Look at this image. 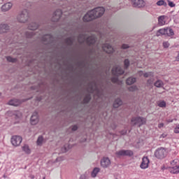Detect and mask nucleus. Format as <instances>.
<instances>
[{
  "label": "nucleus",
  "instance_id": "f257e3e1",
  "mask_svg": "<svg viewBox=\"0 0 179 179\" xmlns=\"http://www.w3.org/2000/svg\"><path fill=\"white\" fill-rule=\"evenodd\" d=\"M106 9L103 7L96 8L90 11H89L84 17L83 22H90L93 19H97V17H101L102 15H104Z\"/></svg>",
  "mask_w": 179,
  "mask_h": 179
},
{
  "label": "nucleus",
  "instance_id": "f03ea898",
  "mask_svg": "<svg viewBox=\"0 0 179 179\" xmlns=\"http://www.w3.org/2000/svg\"><path fill=\"white\" fill-rule=\"evenodd\" d=\"M78 40V43H80V44L86 43L87 45H93V44L96 43V37L94 36H91L87 38L83 36H80Z\"/></svg>",
  "mask_w": 179,
  "mask_h": 179
},
{
  "label": "nucleus",
  "instance_id": "7ed1b4c3",
  "mask_svg": "<svg viewBox=\"0 0 179 179\" xmlns=\"http://www.w3.org/2000/svg\"><path fill=\"white\" fill-rule=\"evenodd\" d=\"M163 35L169 36L170 37V36H174V31H173V29H169V28H164L157 31V37Z\"/></svg>",
  "mask_w": 179,
  "mask_h": 179
},
{
  "label": "nucleus",
  "instance_id": "20e7f679",
  "mask_svg": "<svg viewBox=\"0 0 179 179\" xmlns=\"http://www.w3.org/2000/svg\"><path fill=\"white\" fill-rule=\"evenodd\" d=\"M155 156L157 159H164L167 156V150L164 148H159L156 150Z\"/></svg>",
  "mask_w": 179,
  "mask_h": 179
},
{
  "label": "nucleus",
  "instance_id": "39448f33",
  "mask_svg": "<svg viewBox=\"0 0 179 179\" xmlns=\"http://www.w3.org/2000/svg\"><path fill=\"white\" fill-rule=\"evenodd\" d=\"M17 19L20 23H26L29 20V12L27 10H22Z\"/></svg>",
  "mask_w": 179,
  "mask_h": 179
},
{
  "label": "nucleus",
  "instance_id": "423d86ee",
  "mask_svg": "<svg viewBox=\"0 0 179 179\" xmlns=\"http://www.w3.org/2000/svg\"><path fill=\"white\" fill-rule=\"evenodd\" d=\"M132 125H138L141 127L146 124V118L141 117H132L131 119Z\"/></svg>",
  "mask_w": 179,
  "mask_h": 179
},
{
  "label": "nucleus",
  "instance_id": "0eeeda50",
  "mask_svg": "<svg viewBox=\"0 0 179 179\" xmlns=\"http://www.w3.org/2000/svg\"><path fill=\"white\" fill-rule=\"evenodd\" d=\"M173 164H176L173 167L170 168L169 171L172 174H178L179 173V161L178 159H175L173 161Z\"/></svg>",
  "mask_w": 179,
  "mask_h": 179
},
{
  "label": "nucleus",
  "instance_id": "6e6552de",
  "mask_svg": "<svg viewBox=\"0 0 179 179\" xmlns=\"http://www.w3.org/2000/svg\"><path fill=\"white\" fill-rule=\"evenodd\" d=\"M115 155H117V157H120L121 156H133L134 152L129 150H122L116 152Z\"/></svg>",
  "mask_w": 179,
  "mask_h": 179
},
{
  "label": "nucleus",
  "instance_id": "1a4fd4ad",
  "mask_svg": "<svg viewBox=\"0 0 179 179\" xmlns=\"http://www.w3.org/2000/svg\"><path fill=\"white\" fill-rule=\"evenodd\" d=\"M22 138L20 136H13L11 138V143L13 146H19L22 143Z\"/></svg>",
  "mask_w": 179,
  "mask_h": 179
},
{
  "label": "nucleus",
  "instance_id": "9d476101",
  "mask_svg": "<svg viewBox=\"0 0 179 179\" xmlns=\"http://www.w3.org/2000/svg\"><path fill=\"white\" fill-rule=\"evenodd\" d=\"M101 166L103 169H107L109 166H111V160L109 157H103L101 160Z\"/></svg>",
  "mask_w": 179,
  "mask_h": 179
},
{
  "label": "nucleus",
  "instance_id": "9b49d317",
  "mask_svg": "<svg viewBox=\"0 0 179 179\" xmlns=\"http://www.w3.org/2000/svg\"><path fill=\"white\" fill-rule=\"evenodd\" d=\"M149 163H150V162L149 161V158L148 157H143L142 158V162L140 164V167L143 170H145L149 167Z\"/></svg>",
  "mask_w": 179,
  "mask_h": 179
},
{
  "label": "nucleus",
  "instance_id": "f8f14e48",
  "mask_svg": "<svg viewBox=\"0 0 179 179\" xmlns=\"http://www.w3.org/2000/svg\"><path fill=\"white\" fill-rule=\"evenodd\" d=\"M131 3L134 8H143L145 5L143 0H131Z\"/></svg>",
  "mask_w": 179,
  "mask_h": 179
},
{
  "label": "nucleus",
  "instance_id": "ddd939ff",
  "mask_svg": "<svg viewBox=\"0 0 179 179\" xmlns=\"http://www.w3.org/2000/svg\"><path fill=\"white\" fill-rule=\"evenodd\" d=\"M112 73L114 76H119V75H122V73H124V70H122L120 66H117L113 68Z\"/></svg>",
  "mask_w": 179,
  "mask_h": 179
},
{
  "label": "nucleus",
  "instance_id": "4468645a",
  "mask_svg": "<svg viewBox=\"0 0 179 179\" xmlns=\"http://www.w3.org/2000/svg\"><path fill=\"white\" fill-rule=\"evenodd\" d=\"M102 50L107 54H111V53L114 52V48H113V47H111V45H110L109 44H107V43L103 44L102 45Z\"/></svg>",
  "mask_w": 179,
  "mask_h": 179
},
{
  "label": "nucleus",
  "instance_id": "2eb2a0df",
  "mask_svg": "<svg viewBox=\"0 0 179 179\" xmlns=\"http://www.w3.org/2000/svg\"><path fill=\"white\" fill-rule=\"evenodd\" d=\"M61 16H62V10L59 9L54 13L52 17L53 22H58L61 19Z\"/></svg>",
  "mask_w": 179,
  "mask_h": 179
},
{
  "label": "nucleus",
  "instance_id": "dca6fc26",
  "mask_svg": "<svg viewBox=\"0 0 179 179\" xmlns=\"http://www.w3.org/2000/svg\"><path fill=\"white\" fill-rule=\"evenodd\" d=\"M37 122H38V115L37 112H35L31 117V125H36Z\"/></svg>",
  "mask_w": 179,
  "mask_h": 179
},
{
  "label": "nucleus",
  "instance_id": "f3484780",
  "mask_svg": "<svg viewBox=\"0 0 179 179\" xmlns=\"http://www.w3.org/2000/svg\"><path fill=\"white\" fill-rule=\"evenodd\" d=\"M12 6H13V4H12V3H6L1 6V10L2 12H8V10H10L12 8Z\"/></svg>",
  "mask_w": 179,
  "mask_h": 179
},
{
  "label": "nucleus",
  "instance_id": "a211bd4d",
  "mask_svg": "<svg viewBox=\"0 0 179 179\" xmlns=\"http://www.w3.org/2000/svg\"><path fill=\"white\" fill-rule=\"evenodd\" d=\"M8 30H9V26L6 24H0V34H2V33H8Z\"/></svg>",
  "mask_w": 179,
  "mask_h": 179
},
{
  "label": "nucleus",
  "instance_id": "6ab92c4d",
  "mask_svg": "<svg viewBox=\"0 0 179 179\" xmlns=\"http://www.w3.org/2000/svg\"><path fill=\"white\" fill-rule=\"evenodd\" d=\"M22 102L18 100V99H12L8 102L9 106H20V103Z\"/></svg>",
  "mask_w": 179,
  "mask_h": 179
},
{
  "label": "nucleus",
  "instance_id": "aec40b11",
  "mask_svg": "<svg viewBox=\"0 0 179 179\" xmlns=\"http://www.w3.org/2000/svg\"><path fill=\"white\" fill-rule=\"evenodd\" d=\"M99 173H100V168H94L91 173V176L93 178H95V177H97V174H99Z\"/></svg>",
  "mask_w": 179,
  "mask_h": 179
},
{
  "label": "nucleus",
  "instance_id": "412c9836",
  "mask_svg": "<svg viewBox=\"0 0 179 179\" xmlns=\"http://www.w3.org/2000/svg\"><path fill=\"white\" fill-rule=\"evenodd\" d=\"M22 149L27 155H30V153H31V150H30V148H29V146L26 144L22 147Z\"/></svg>",
  "mask_w": 179,
  "mask_h": 179
},
{
  "label": "nucleus",
  "instance_id": "4be33fe9",
  "mask_svg": "<svg viewBox=\"0 0 179 179\" xmlns=\"http://www.w3.org/2000/svg\"><path fill=\"white\" fill-rule=\"evenodd\" d=\"M122 101L120 99H117L113 103V107L115 108H118V107H120V106H122Z\"/></svg>",
  "mask_w": 179,
  "mask_h": 179
},
{
  "label": "nucleus",
  "instance_id": "5701e85b",
  "mask_svg": "<svg viewBox=\"0 0 179 179\" xmlns=\"http://www.w3.org/2000/svg\"><path fill=\"white\" fill-rule=\"evenodd\" d=\"M158 23L159 26H164L166 21H164V15L160 16L158 19Z\"/></svg>",
  "mask_w": 179,
  "mask_h": 179
},
{
  "label": "nucleus",
  "instance_id": "b1692460",
  "mask_svg": "<svg viewBox=\"0 0 179 179\" xmlns=\"http://www.w3.org/2000/svg\"><path fill=\"white\" fill-rule=\"evenodd\" d=\"M135 82H136V78H129L126 80L127 85H134Z\"/></svg>",
  "mask_w": 179,
  "mask_h": 179
},
{
  "label": "nucleus",
  "instance_id": "393cba45",
  "mask_svg": "<svg viewBox=\"0 0 179 179\" xmlns=\"http://www.w3.org/2000/svg\"><path fill=\"white\" fill-rule=\"evenodd\" d=\"M51 38H52V36H51V35H45L43 37V41H48V43H50V41H51Z\"/></svg>",
  "mask_w": 179,
  "mask_h": 179
},
{
  "label": "nucleus",
  "instance_id": "a878e982",
  "mask_svg": "<svg viewBox=\"0 0 179 179\" xmlns=\"http://www.w3.org/2000/svg\"><path fill=\"white\" fill-rule=\"evenodd\" d=\"M157 104L158 107H161L162 108H164L166 106V101H159L157 103Z\"/></svg>",
  "mask_w": 179,
  "mask_h": 179
},
{
  "label": "nucleus",
  "instance_id": "bb28decb",
  "mask_svg": "<svg viewBox=\"0 0 179 179\" xmlns=\"http://www.w3.org/2000/svg\"><path fill=\"white\" fill-rule=\"evenodd\" d=\"M157 6H167V3H166L164 0H159L157 2Z\"/></svg>",
  "mask_w": 179,
  "mask_h": 179
},
{
  "label": "nucleus",
  "instance_id": "cd10ccee",
  "mask_svg": "<svg viewBox=\"0 0 179 179\" xmlns=\"http://www.w3.org/2000/svg\"><path fill=\"white\" fill-rule=\"evenodd\" d=\"M65 43L68 45H72V44H73V38H67L65 40Z\"/></svg>",
  "mask_w": 179,
  "mask_h": 179
},
{
  "label": "nucleus",
  "instance_id": "c85d7f7f",
  "mask_svg": "<svg viewBox=\"0 0 179 179\" xmlns=\"http://www.w3.org/2000/svg\"><path fill=\"white\" fill-rule=\"evenodd\" d=\"M43 141H44V139L43 138V136H40L38 138V140L36 141V143L38 146H41V145H43Z\"/></svg>",
  "mask_w": 179,
  "mask_h": 179
},
{
  "label": "nucleus",
  "instance_id": "c756f323",
  "mask_svg": "<svg viewBox=\"0 0 179 179\" xmlns=\"http://www.w3.org/2000/svg\"><path fill=\"white\" fill-rule=\"evenodd\" d=\"M92 99V97L90 96V94H87L85 96V97L84 98L83 102L85 103H87L90 101V99Z\"/></svg>",
  "mask_w": 179,
  "mask_h": 179
},
{
  "label": "nucleus",
  "instance_id": "7c9ffc66",
  "mask_svg": "<svg viewBox=\"0 0 179 179\" xmlns=\"http://www.w3.org/2000/svg\"><path fill=\"white\" fill-rule=\"evenodd\" d=\"M155 86H156V87H162L163 86V81L160 80H157L155 83Z\"/></svg>",
  "mask_w": 179,
  "mask_h": 179
},
{
  "label": "nucleus",
  "instance_id": "2f4dec72",
  "mask_svg": "<svg viewBox=\"0 0 179 179\" xmlns=\"http://www.w3.org/2000/svg\"><path fill=\"white\" fill-rule=\"evenodd\" d=\"M6 59L8 62H16V59L13 58L12 57H7Z\"/></svg>",
  "mask_w": 179,
  "mask_h": 179
},
{
  "label": "nucleus",
  "instance_id": "473e14b6",
  "mask_svg": "<svg viewBox=\"0 0 179 179\" xmlns=\"http://www.w3.org/2000/svg\"><path fill=\"white\" fill-rule=\"evenodd\" d=\"M167 2L170 8H174V6H176V3H174L173 1H171L170 0H167Z\"/></svg>",
  "mask_w": 179,
  "mask_h": 179
},
{
  "label": "nucleus",
  "instance_id": "72a5a7b5",
  "mask_svg": "<svg viewBox=\"0 0 179 179\" xmlns=\"http://www.w3.org/2000/svg\"><path fill=\"white\" fill-rule=\"evenodd\" d=\"M34 36V31L27 32V37L30 38Z\"/></svg>",
  "mask_w": 179,
  "mask_h": 179
},
{
  "label": "nucleus",
  "instance_id": "f704fd0d",
  "mask_svg": "<svg viewBox=\"0 0 179 179\" xmlns=\"http://www.w3.org/2000/svg\"><path fill=\"white\" fill-rule=\"evenodd\" d=\"M32 25H34V26H29V30H31V31H33V30H36V29H37V24H32Z\"/></svg>",
  "mask_w": 179,
  "mask_h": 179
},
{
  "label": "nucleus",
  "instance_id": "c9c22d12",
  "mask_svg": "<svg viewBox=\"0 0 179 179\" xmlns=\"http://www.w3.org/2000/svg\"><path fill=\"white\" fill-rule=\"evenodd\" d=\"M144 78H149V76H153V73L148 72L143 74Z\"/></svg>",
  "mask_w": 179,
  "mask_h": 179
},
{
  "label": "nucleus",
  "instance_id": "e433bc0d",
  "mask_svg": "<svg viewBox=\"0 0 179 179\" xmlns=\"http://www.w3.org/2000/svg\"><path fill=\"white\" fill-rule=\"evenodd\" d=\"M129 66V60L128 59L124 60V68L127 69Z\"/></svg>",
  "mask_w": 179,
  "mask_h": 179
},
{
  "label": "nucleus",
  "instance_id": "4c0bfd02",
  "mask_svg": "<svg viewBox=\"0 0 179 179\" xmlns=\"http://www.w3.org/2000/svg\"><path fill=\"white\" fill-rule=\"evenodd\" d=\"M129 90L130 92H135V90H138V87L136 86H132L129 88Z\"/></svg>",
  "mask_w": 179,
  "mask_h": 179
},
{
  "label": "nucleus",
  "instance_id": "58836bf2",
  "mask_svg": "<svg viewBox=\"0 0 179 179\" xmlns=\"http://www.w3.org/2000/svg\"><path fill=\"white\" fill-rule=\"evenodd\" d=\"M163 47L164 48H169V47H170V43L169 42H164Z\"/></svg>",
  "mask_w": 179,
  "mask_h": 179
},
{
  "label": "nucleus",
  "instance_id": "ea45409f",
  "mask_svg": "<svg viewBox=\"0 0 179 179\" xmlns=\"http://www.w3.org/2000/svg\"><path fill=\"white\" fill-rule=\"evenodd\" d=\"M87 92L89 93H94V88L93 87H90L88 89H87Z\"/></svg>",
  "mask_w": 179,
  "mask_h": 179
},
{
  "label": "nucleus",
  "instance_id": "a19ab883",
  "mask_svg": "<svg viewBox=\"0 0 179 179\" xmlns=\"http://www.w3.org/2000/svg\"><path fill=\"white\" fill-rule=\"evenodd\" d=\"M111 81L113 82V83H118V78L113 77V78H112Z\"/></svg>",
  "mask_w": 179,
  "mask_h": 179
},
{
  "label": "nucleus",
  "instance_id": "79ce46f5",
  "mask_svg": "<svg viewBox=\"0 0 179 179\" xmlns=\"http://www.w3.org/2000/svg\"><path fill=\"white\" fill-rule=\"evenodd\" d=\"M175 134H179V124H177L174 129Z\"/></svg>",
  "mask_w": 179,
  "mask_h": 179
},
{
  "label": "nucleus",
  "instance_id": "37998d69",
  "mask_svg": "<svg viewBox=\"0 0 179 179\" xmlns=\"http://www.w3.org/2000/svg\"><path fill=\"white\" fill-rule=\"evenodd\" d=\"M122 48H123V50H125L127 48H129V46L128 45H127V44H123L122 45Z\"/></svg>",
  "mask_w": 179,
  "mask_h": 179
},
{
  "label": "nucleus",
  "instance_id": "c03bdc74",
  "mask_svg": "<svg viewBox=\"0 0 179 179\" xmlns=\"http://www.w3.org/2000/svg\"><path fill=\"white\" fill-rule=\"evenodd\" d=\"M163 127H164V123H159L158 124V128H159V129L163 128Z\"/></svg>",
  "mask_w": 179,
  "mask_h": 179
},
{
  "label": "nucleus",
  "instance_id": "a18cd8bd",
  "mask_svg": "<svg viewBox=\"0 0 179 179\" xmlns=\"http://www.w3.org/2000/svg\"><path fill=\"white\" fill-rule=\"evenodd\" d=\"M71 129H72V131H76L78 129V126H76V125L73 126Z\"/></svg>",
  "mask_w": 179,
  "mask_h": 179
},
{
  "label": "nucleus",
  "instance_id": "49530a36",
  "mask_svg": "<svg viewBox=\"0 0 179 179\" xmlns=\"http://www.w3.org/2000/svg\"><path fill=\"white\" fill-rule=\"evenodd\" d=\"M166 137H167V134H166V133H164V134H162L160 136V138H166Z\"/></svg>",
  "mask_w": 179,
  "mask_h": 179
},
{
  "label": "nucleus",
  "instance_id": "de8ad7c7",
  "mask_svg": "<svg viewBox=\"0 0 179 179\" xmlns=\"http://www.w3.org/2000/svg\"><path fill=\"white\" fill-rule=\"evenodd\" d=\"M148 85H152V83H153V80H148Z\"/></svg>",
  "mask_w": 179,
  "mask_h": 179
},
{
  "label": "nucleus",
  "instance_id": "09e8293b",
  "mask_svg": "<svg viewBox=\"0 0 179 179\" xmlns=\"http://www.w3.org/2000/svg\"><path fill=\"white\" fill-rule=\"evenodd\" d=\"M167 122H173V120H167Z\"/></svg>",
  "mask_w": 179,
  "mask_h": 179
},
{
  "label": "nucleus",
  "instance_id": "8fccbe9b",
  "mask_svg": "<svg viewBox=\"0 0 179 179\" xmlns=\"http://www.w3.org/2000/svg\"><path fill=\"white\" fill-rule=\"evenodd\" d=\"M62 152H66V148H64V150H63Z\"/></svg>",
  "mask_w": 179,
  "mask_h": 179
},
{
  "label": "nucleus",
  "instance_id": "3c124183",
  "mask_svg": "<svg viewBox=\"0 0 179 179\" xmlns=\"http://www.w3.org/2000/svg\"><path fill=\"white\" fill-rule=\"evenodd\" d=\"M94 89H95V90H96V89H97V87H96V85H94Z\"/></svg>",
  "mask_w": 179,
  "mask_h": 179
},
{
  "label": "nucleus",
  "instance_id": "603ef678",
  "mask_svg": "<svg viewBox=\"0 0 179 179\" xmlns=\"http://www.w3.org/2000/svg\"><path fill=\"white\" fill-rule=\"evenodd\" d=\"M83 177H85V176H81V178H82Z\"/></svg>",
  "mask_w": 179,
  "mask_h": 179
},
{
  "label": "nucleus",
  "instance_id": "864d4df0",
  "mask_svg": "<svg viewBox=\"0 0 179 179\" xmlns=\"http://www.w3.org/2000/svg\"><path fill=\"white\" fill-rule=\"evenodd\" d=\"M0 96H1V93H0Z\"/></svg>",
  "mask_w": 179,
  "mask_h": 179
}]
</instances>
